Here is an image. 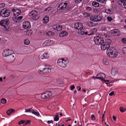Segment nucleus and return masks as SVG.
<instances>
[{
	"mask_svg": "<svg viewBox=\"0 0 126 126\" xmlns=\"http://www.w3.org/2000/svg\"><path fill=\"white\" fill-rule=\"evenodd\" d=\"M49 18L48 16H45L43 19V22L44 23H46L48 22Z\"/></svg>",
	"mask_w": 126,
	"mask_h": 126,
	"instance_id": "22",
	"label": "nucleus"
},
{
	"mask_svg": "<svg viewBox=\"0 0 126 126\" xmlns=\"http://www.w3.org/2000/svg\"><path fill=\"white\" fill-rule=\"evenodd\" d=\"M47 35H48L49 36L54 35L55 34L53 32L50 31L47 32Z\"/></svg>",
	"mask_w": 126,
	"mask_h": 126,
	"instance_id": "29",
	"label": "nucleus"
},
{
	"mask_svg": "<svg viewBox=\"0 0 126 126\" xmlns=\"http://www.w3.org/2000/svg\"><path fill=\"white\" fill-rule=\"evenodd\" d=\"M2 77L0 78V81H1L3 80Z\"/></svg>",
	"mask_w": 126,
	"mask_h": 126,
	"instance_id": "62",
	"label": "nucleus"
},
{
	"mask_svg": "<svg viewBox=\"0 0 126 126\" xmlns=\"http://www.w3.org/2000/svg\"><path fill=\"white\" fill-rule=\"evenodd\" d=\"M31 16V18L34 20H37L38 17V13L35 11H32L30 13Z\"/></svg>",
	"mask_w": 126,
	"mask_h": 126,
	"instance_id": "7",
	"label": "nucleus"
},
{
	"mask_svg": "<svg viewBox=\"0 0 126 126\" xmlns=\"http://www.w3.org/2000/svg\"><path fill=\"white\" fill-rule=\"evenodd\" d=\"M52 42H53V41H51V40H50V41H49L48 42V44H50V43H52Z\"/></svg>",
	"mask_w": 126,
	"mask_h": 126,
	"instance_id": "60",
	"label": "nucleus"
},
{
	"mask_svg": "<svg viewBox=\"0 0 126 126\" xmlns=\"http://www.w3.org/2000/svg\"><path fill=\"white\" fill-rule=\"evenodd\" d=\"M96 22L100 21L102 19V17L100 16H96Z\"/></svg>",
	"mask_w": 126,
	"mask_h": 126,
	"instance_id": "30",
	"label": "nucleus"
},
{
	"mask_svg": "<svg viewBox=\"0 0 126 126\" xmlns=\"http://www.w3.org/2000/svg\"><path fill=\"white\" fill-rule=\"evenodd\" d=\"M5 6V4L4 3H2L0 4V8H2Z\"/></svg>",
	"mask_w": 126,
	"mask_h": 126,
	"instance_id": "42",
	"label": "nucleus"
},
{
	"mask_svg": "<svg viewBox=\"0 0 126 126\" xmlns=\"http://www.w3.org/2000/svg\"><path fill=\"white\" fill-rule=\"evenodd\" d=\"M94 40L95 44L97 45H100L101 44L100 42L102 41L103 40H101V39L98 37H95L94 38Z\"/></svg>",
	"mask_w": 126,
	"mask_h": 126,
	"instance_id": "14",
	"label": "nucleus"
},
{
	"mask_svg": "<svg viewBox=\"0 0 126 126\" xmlns=\"http://www.w3.org/2000/svg\"><path fill=\"white\" fill-rule=\"evenodd\" d=\"M103 63L104 64L107 65H108L109 64L108 61V60L104 58L103 60Z\"/></svg>",
	"mask_w": 126,
	"mask_h": 126,
	"instance_id": "31",
	"label": "nucleus"
},
{
	"mask_svg": "<svg viewBox=\"0 0 126 126\" xmlns=\"http://www.w3.org/2000/svg\"><path fill=\"white\" fill-rule=\"evenodd\" d=\"M105 12L107 14H110L111 13V10L109 9H106Z\"/></svg>",
	"mask_w": 126,
	"mask_h": 126,
	"instance_id": "38",
	"label": "nucleus"
},
{
	"mask_svg": "<svg viewBox=\"0 0 126 126\" xmlns=\"http://www.w3.org/2000/svg\"><path fill=\"white\" fill-rule=\"evenodd\" d=\"M84 14V15H86L87 16H91V14H89L88 13H85Z\"/></svg>",
	"mask_w": 126,
	"mask_h": 126,
	"instance_id": "47",
	"label": "nucleus"
},
{
	"mask_svg": "<svg viewBox=\"0 0 126 126\" xmlns=\"http://www.w3.org/2000/svg\"><path fill=\"white\" fill-rule=\"evenodd\" d=\"M23 17V16H18L17 18V19L18 20H21Z\"/></svg>",
	"mask_w": 126,
	"mask_h": 126,
	"instance_id": "46",
	"label": "nucleus"
},
{
	"mask_svg": "<svg viewBox=\"0 0 126 126\" xmlns=\"http://www.w3.org/2000/svg\"><path fill=\"white\" fill-rule=\"evenodd\" d=\"M75 2L76 3H79L82 0H75Z\"/></svg>",
	"mask_w": 126,
	"mask_h": 126,
	"instance_id": "51",
	"label": "nucleus"
},
{
	"mask_svg": "<svg viewBox=\"0 0 126 126\" xmlns=\"http://www.w3.org/2000/svg\"><path fill=\"white\" fill-rule=\"evenodd\" d=\"M74 28L78 30V31L82 29L83 26L81 23H76L74 24Z\"/></svg>",
	"mask_w": 126,
	"mask_h": 126,
	"instance_id": "9",
	"label": "nucleus"
},
{
	"mask_svg": "<svg viewBox=\"0 0 126 126\" xmlns=\"http://www.w3.org/2000/svg\"><path fill=\"white\" fill-rule=\"evenodd\" d=\"M15 110L14 109H10L7 111L6 113L8 115H10L11 113L15 112Z\"/></svg>",
	"mask_w": 126,
	"mask_h": 126,
	"instance_id": "21",
	"label": "nucleus"
},
{
	"mask_svg": "<svg viewBox=\"0 0 126 126\" xmlns=\"http://www.w3.org/2000/svg\"><path fill=\"white\" fill-rule=\"evenodd\" d=\"M67 3L66 2H62L61 3L59 6L60 7L59 10L61 11H62L65 10L67 6Z\"/></svg>",
	"mask_w": 126,
	"mask_h": 126,
	"instance_id": "10",
	"label": "nucleus"
},
{
	"mask_svg": "<svg viewBox=\"0 0 126 126\" xmlns=\"http://www.w3.org/2000/svg\"><path fill=\"white\" fill-rule=\"evenodd\" d=\"M15 54L13 53L12 54L8 56L7 57V60L10 63H12L14 61L15 58L14 57Z\"/></svg>",
	"mask_w": 126,
	"mask_h": 126,
	"instance_id": "11",
	"label": "nucleus"
},
{
	"mask_svg": "<svg viewBox=\"0 0 126 126\" xmlns=\"http://www.w3.org/2000/svg\"><path fill=\"white\" fill-rule=\"evenodd\" d=\"M23 27L25 29H30L31 27L30 22L29 21L24 22L23 24Z\"/></svg>",
	"mask_w": 126,
	"mask_h": 126,
	"instance_id": "13",
	"label": "nucleus"
},
{
	"mask_svg": "<svg viewBox=\"0 0 126 126\" xmlns=\"http://www.w3.org/2000/svg\"><path fill=\"white\" fill-rule=\"evenodd\" d=\"M97 1L101 3H103L106 0H96Z\"/></svg>",
	"mask_w": 126,
	"mask_h": 126,
	"instance_id": "44",
	"label": "nucleus"
},
{
	"mask_svg": "<svg viewBox=\"0 0 126 126\" xmlns=\"http://www.w3.org/2000/svg\"><path fill=\"white\" fill-rule=\"evenodd\" d=\"M25 122V121L24 120H21V121H20V122H19L18 123V124L19 125L21 124H23V123H24Z\"/></svg>",
	"mask_w": 126,
	"mask_h": 126,
	"instance_id": "49",
	"label": "nucleus"
},
{
	"mask_svg": "<svg viewBox=\"0 0 126 126\" xmlns=\"http://www.w3.org/2000/svg\"><path fill=\"white\" fill-rule=\"evenodd\" d=\"M70 120H71L70 119H68V120H66V121L67 122V121H70Z\"/></svg>",
	"mask_w": 126,
	"mask_h": 126,
	"instance_id": "63",
	"label": "nucleus"
},
{
	"mask_svg": "<svg viewBox=\"0 0 126 126\" xmlns=\"http://www.w3.org/2000/svg\"><path fill=\"white\" fill-rule=\"evenodd\" d=\"M48 57V54L47 53H44L43 55L40 56V58L42 59L47 58Z\"/></svg>",
	"mask_w": 126,
	"mask_h": 126,
	"instance_id": "23",
	"label": "nucleus"
},
{
	"mask_svg": "<svg viewBox=\"0 0 126 126\" xmlns=\"http://www.w3.org/2000/svg\"><path fill=\"white\" fill-rule=\"evenodd\" d=\"M107 53L111 57H113L116 56L118 55V53L114 47H110L109 49H108L107 51Z\"/></svg>",
	"mask_w": 126,
	"mask_h": 126,
	"instance_id": "2",
	"label": "nucleus"
},
{
	"mask_svg": "<svg viewBox=\"0 0 126 126\" xmlns=\"http://www.w3.org/2000/svg\"><path fill=\"white\" fill-rule=\"evenodd\" d=\"M122 42L124 44L126 43V39L124 38L122 39L121 40Z\"/></svg>",
	"mask_w": 126,
	"mask_h": 126,
	"instance_id": "41",
	"label": "nucleus"
},
{
	"mask_svg": "<svg viewBox=\"0 0 126 126\" xmlns=\"http://www.w3.org/2000/svg\"><path fill=\"white\" fill-rule=\"evenodd\" d=\"M122 52L125 54H126V47H124L122 49Z\"/></svg>",
	"mask_w": 126,
	"mask_h": 126,
	"instance_id": "40",
	"label": "nucleus"
},
{
	"mask_svg": "<svg viewBox=\"0 0 126 126\" xmlns=\"http://www.w3.org/2000/svg\"><path fill=\"white\" fill-rule=\"evenodd\" d=\"M68 63V61L65 60L64 58H59L57 62V64L62 67H65Z\"/></svg>",
	"mask_w": 126,
	"mask_h": 126,
	"instance_id": "3",
	"label": "nucleus"
},
{
	"mask_svg": "<svg viewBox=\"0 0 126 126\" xmlns=\"http://www.w3.org/2000/svg\"><path fill=\"white\" fill-rule=\"evenodd\" d=\"M96 16L94 15H92L90 17V19L91 21L94 22H96Z\"/></svg>",
	"mask_w": 126,
	"mask_h": 126,
	"instance_id": "26",
	"label": "nucleus"
},
{
	"mask_svg": "<svg viewBox=\"0 0 126 126\" xmlns=\"http://www.w3.org/2000/svg\"><path fill=\"white\" fill-rule=\"evenodd\" d=\"M53 28L58 31H60L62 29V26L60 25H54L53 26Z\"/></svg>",
	"mask_w": 126,
	"mask_h": 126,
	"instance_id": "18",
	"label": "nucleus"
},
{
	"mask_svg": "<svg viewBox=\"0 0 126 126\" xmlns=\"http://www.w3.org/2000/svg\"><path fill=\"white\" fill-rule=\"evenodd\" d=\"M12 11H14V15L15 16H18L21 13V10L18 9H13Z\"/></svg>",
	"mask_w": 126,
	"mask_h": 126,
	"instance_id": "15",
	"label": "nucleus"
},
{
	"mask_svg": "<svg viewBox=\"0 0 126 126\" xmlns=\"http://www.w3.org/2000/svg\"><path fill=\"white\" fill-rule=\"evenodd\" d=\"M32 108L28 109H25V112H32Z\"/></svg>",
	"mask_w": 126,
	"mask_h": 126,
	"instance_id": "32",
	"label": "nucleus"
},
{
	"mask_svg": "<svg viewBox=\"0 0 126 126\" xmlns=\"http://www.w3.org/2000/svg\"><path fill=\"white\" fill-rule=\"evenodd\" d=\"M13 20L15 22H17V21L18 20L17 19V18H15L13 19Z\"/></svg>",
	"mask_w": 126,
	"mask_h": 126,
	"instance_id": "52",
	"label": "nucleus"
},
{
	"mask_svg": "<svg viewBox=\"0 0 126 126\" xmlns=\"http://www.w3.org/2000/svg\"><path fill=\"white\" fill-rule=\"evenodd\" d=\"M78 32L79 34H81L82 35H84L85 34L86 35L87 34L88 32L86 29H82Z\"/></svg>",
	"mask_w": 126,
	"mask_h": 126,
	"instance_id": "19",
	"label": "nucleus"
},
{
	"mask_svg": "<svg viewBox=\"0 0 126 126\" xmlns=\"http://www.w3.org/2000/svg\"><path fill=\"white\" fill-rule=\"evenodd\" d=\"M120 111L121 112H124L126 110V109L125 108H123L122 107H120Z\"/></svg>",
	"mask_w": 126,
	"mask_h": 126,
	"instance_id": "35",
	"label": "nucleus"
},
{
	"mask_svg": "<svg viewBox=\"0 0 126 126\" xmlns=\"http://www.w3.org/2000/svg\"><path fill=\"white\" fill-rule=\"evenodd\" d=\"M92 32L93 33H96L97 32V30L96 29H93L92 30Z\"/></svg>",
	"mask_w": 126,
	"mask_h": 126,
	"instance_id": "50",
	"label": "nucleus"
},
{
	"mask_svg": "<svg viewBox=\"0 0 126 126\" xmlns=\"http://www.w3.org/2000/svg\"><path fill=\"white\" fill-rule=\"evenodd\" d=\"M93 23L91 22H88L87 25L89 26L92 27L93 26Z\"/></svg>",
	"mask_w": 126,
	"mask_h": 126,
	"instance_id": "37",
	"label": "nucleus"
},
{
	"mask_svg": "<svg viewBox=\"0 0 126 126\" xmlns=\"http://www.w3.org/2000/svg\"><path fill=\"white\" fill-rule=\"evenodd\" d=\"M78 88H79V89H78V90L79 91H80L81 90V87H80L79 86L78 87Z\"/></svg>",
	"mask_w": 126,
	"mask_h": 126,
	"instance_id": "61",
	"label": "nucleus"
},
{
	"mask_svg": "<svg viewBox=\"0 0 126 126\" xmlns=\"http://www.w3.org/2000/svg\"><path fill=\"white\" fill-rule=\"evenodd\" d=\"M92 5L94 7H98L99 6V4L96 2L94 1L92 2Z\"/></svg>",
	"mask_w": 126,
	"mask_h": 126,
	"instance_id": "27",
	"label": "nucleus"
},
{
	"mask_svg": "<svg viewBox=\"0 0 126 126\" xmlns=\"http://www.w3.org/2000/svg\"><path fill=\"white\" fill-rule=\"evenodd\" d=\"M97 76H98V79H101L102 80L105 78L106 76L105 74L103 73H100L98 74L97 75Z\"/></svg>",
	"mask_w": 126,
	"mask_h": 126,
	"instance_id": "16",
	"label": "nucleus"
},
{
	"mask_svg": "<svg viewBox=\"0 0 126 126\" xmlns=\"http://www.w3.org/2000/svg\"><path fill=\"white\" fill-rule=\"evenodd\" d=\"M70 90H73V89L75 88V86L74 85L72 86H70Z\"/></svg>",
	"mask_w": 126,
	"mask_h": 126,
	"instance_id": "53",
	"label": "nucleus"
},
{
	"mask_svg": "<svg viewBox=\"0 0 126 126\" xmlns=\"http://www.w3.org/2000/svg\"><path fill=\"white\" fill-rule=\"evenodd\" d=\"M52 95V93L51 91H47L45 92L43 94H41V97L42 99H46L51 96Z\"/></svg>",
	"mask_w": 126,
	"mask_h": 126,
	"instance_id": "6",
	"label": "nucleus"
},
{
	"mask_svg": "<svg viewBox=\"0 0 126 126\" xmlns=\"http://www.w3.org/2000/svg\"><path fill=\"white\" fill-rule=\"evenodd\" d=\"M86 9L89 11H90L92 10V8L91 7H86Z\"/></svg>",
	"mask_w": 126,
	"mask_h": 126,
	"instance_id": "43",
	"label": "nucleus"
},
{
	"mask_svg": "<svg viewBox=\"0 0 126 126\" xmlns=\"http://www.w3.org/2000/svg\"><path fill=\"white\" fill-rule=\"evenodd\" d=\"M126 0H118V2L119 4L123 7V4Z\"/></svg>",
	"mask_w": 126,
	"mask_h": 126,
	"instance_id": "24",
	"label": "nucleus"
},
{
	"mask_svg": "<svg viewBox=\"0 0 126 126\" xmlns=\"http://www.w3.org/2000/svg\"><path fill=\"white\" fill-rule=\"evenodd\" d=\"M0 102L2 103L5 104L6 102V100L5 99L3 98L1 100Z\"/></svg>",
	"mask_w": 126,
	"mask_h": 126,
	"instance_id": "36",
	"label": "nucleus"
},
{
	"mask_svg": "<svg viewBox=\"0 0 126 126\" xmlns=\"http://www.w3.org/2000/svg\"><path fill=\"white\" fill-rule=\"evenodd\" d=\"M112 31L113 35L115 36H118L120 34V32L119 30L118 29H114Z\"/></svg>",
	"mask_w": 126,
	"mask_h": 126,
	"instance_id": "17",
	"label": "nucleus"
},
{
	"mask_svg": "<svg viewBox=\"0 0 126 126\" xmlns=\"http://www.w3.org/2000/svg\"><path fill=\"white\" fill-rule=\"evenodd\" d=\"M111 40L110 39H107L104 42V41H102L100 42L101 47L102 50H105L108 49L110 47V45L111 44Z\"/></svg>",
	"mask_w": 126,
	"mask_h": 126,
	"instance_id": "1",
	"label": "nucleus"
},
{
	"mask_svg": "<svg viewBox=\"0 0 126 126\" xmlns=\"http://www.w3.org/2000/svg\"><path fill=\"white\" fill-rule=\"evenodd\" d=\"M47 122L48 124L50 123H51L52 124H53V122L52 121V120H51L50 121H48Z\"/></svg>",
	"mask_w": 126,
	"mask_h": 126,
	"instance_id": "57",
	"label": "nucleus"
},
{
	"mask_svg": "<svg viewBox=\"0 0 126 126\" xmlns=\"http://www.w3.org/2000/svg\"><path fill=\"white\" fill-rule=\"evenodd\" d=\"M114 94V91L111 92L109 94V95L110 96H112V95H113Z\"/></svg>",
	"mask_w": 126,
	"mask_h": 126,
	"instance_id": "54",
	"label": "nucleus"
},
{
	"mask_svg": "<svg viewBox=\"0 0 126 126\" xmlns=\"http://www.w3.org/2000/svg\"><path fill=\"white\" fill-rule=\"evenodd\" d=\"M68 35V33L66 31H63L61 32L59 34V36L60 37H63L66 36Z\"/></svg>",
	"mask_w": 126,
	"mask_h": 126,
	"instance_id": "20",
	"label": "nucleus"
},
{
	"mask_svg": "<svg viewBox=\"0 0 126 126\" xmlns=\"http://www.w3.org/2000/svg\"><path fill=\"white\" fill-rule=\"evenodd\" d=\"M30 43L29 40L28 39H26L24 41V44L27 45L29 44Z\"/></svg>",
	"mask_w": 126,
	"mask_h": 126,
	"instance_id": "33",
	"label": "nucleus"
},
{
	"mask_svg": "<svg viewBox=\"0 0 126 126\" xmlns=\"http://www.w3.org/2000/svg\"><path fill=\"white\" fill-rule=\"evenodd\" d=\"M51 69L46 68L44 69L40 68L38 70V72L41 75H47L51 72Z\"/></svg>",
	"mask_w": 126,
	"mask_h": 126,
	"instance_id": "4",
	"label": "nucleus"
},
{
	"mask_svg": "<svg viewBox=\"0 0 126 126\" xmlns=\"http://www.w3.org/2000/svg\"><path fill=\"white\" fill-rule=\"evenodd\" d=\"M32 113L37 116H38L39 114V113L38 112H35L33 110H32Z\"/></svg>",
	"mask_w": 126,
	"mask_h": 126,
	"instance_id": "34",
	"label": "nucleus"
},
{
	"mask_svg": "<svg viewBox=\"0 0 126 126\" xmlns=\"http://www.w3.org/2000/svg\"><path fill=\"white\" fill-rule=\"evenodd\" d=\"M58 113H57L55 114V117L54 118V120L55 121H57L59 120V116Z\"/></svg>",
	"mask_w": 126,
	"mask_h": 126,
	"instance_id": "28",
	"label": "nucleus"
},
{
	"mask_svg": "<svg viewBox=\"0 0 126 126\" xmlns=\"http://www.w3.org/2000/svg\"><path fill=\"white\" fill-rule=\"evenodd\" d=\"M10 14V11L5 9H2L0 12L1 16L3 17H8L9 16Z\"/></svg>",
	"mask_w": 126,
	"mask_h": 126,
	"instance_id": "5",
	"label": "nucleus"
},
{
	"mask_svg": "<svg viewBox=\"0 0 126 126\" xmlns=\"http://www.w3.org/2000/svg\"><path fill=\"white\" fill-rule=\"evenodd\" d=\"M112 118L114 120H115L116 119V117L115 116H113L112 117Z\"/></svg>",
	"mask_w": 126,
	"mask_h": 126,
	"instance_id": "59",
	"label": "nucleus"
},
{
	"mask_svg": "<svg viewBox=\"0 0 126 126\" xmlns=\"http://www.w3.org/2000/svg\"><path fill=\"white\" fill-rule=\"evenodd\" d=\"M46 13L50 14L51 13L52 11V9L50 7H48L45 10Z\"/></svg>",
	"mask_w": 126,
	"mask_h": 126,
	"instance_id": "25",
	"label": "nucleus"
},
{
	"mask_svg": "<svg viewBox=\"0 0 126 126\" xmlns=\"http://www.w3.org/2000/svg\"><path fill=\"white\" fill-rule=\"evenodd\" d=\"M98 76L96 77H93V78L94 79H98Z\"/></svg>",
	"mask_w": 126,
	"mask_h": 126,
	"instance_id": "58",
	"label": "nucleus"
},
{
	"mask_svg": "<svg viewBox=\"0 0 126 126\" xmlns=\"http://www.w3.org/2000/svg\"><path fill=\"white\" fill-rule=\"evenodd\" d=\"M103 81H107V82H108V81H109V80H104V79Z\"/></svg>",
	"mask_w": 126,
	"mask_h": 126,
	"instance_id": "64",
	"label": "nucleus"
},
{
	"mask_svg": "<svg viewBox=\"0 0 126 126\" xmlns=\"http://www.w3.org/2000/svg\"><path fill=\"white\" fill-rule=\"evenodd\" d=\"M14 52L11 50L9 49H6L2 52V55L3 56L7 57L9 55L13 54Z\"/></svg>",
	"mask_w": 126,
	"mask_h": 126,
	"instance_id": "8",
	"label": "nucleus"
},
{
	"mask_svg": "<svg viewBox=\"0 0 126 126\" xmlns=\"http://www.w3.org/2000/svg\"><path fill=\"white\" fill-rule=\"evenodd\" d=\"M30 120L27 121L25 122L24 125H26L28 124H29L30 123Z\"/></svg>",
	"mask_w": 126,
	"mask_h": 126,
	"instance_id": "45",
	"label": "nucleus"
},
{
	"mask_svg": "<svg viewBox=\"0 0 126 126\" xmlns=\"http://www.w3.org/2000/svg\"><path fill=\"white\" fill-rule=\"evenodd\" d=\"M123 7L125 8H126V0L124 3V4H123Z\"/></svg>",
	"mask_w": 126,
	"mask_h": 126,
	"instance_id": "55",
	"label": "nucleus"
},
{
	"mask_svg": "<svg viewBox=\"0 0 126 126\" xmlns=\"http://www.w3.org/2000/svg\"><path fill=\"white\" fill-rule=\"evenodd\" d=\"M108 20L109 21H110L112 19V18L110 16H108L107 17Z\"/></svg>",
	"mask_w": 126,
	"mask_h": 126,
	"instance_id": "48",
	"label": "nucleus"
},
{
	"mask_svg": "<svg viewBox=\"0 0 126 126\" xmlns=\"http://www.w3.org/2000/svg\"><path fill=\"white\" fill-rule=\"evenodd\" d=\"M50 40H47L45 41V43L47 44L48 43V42L49 41L50 42Z\"/></svg>",
	"mask_w": 126,
	"mask_h": 126,
	"instance_id": "56",
	"label": "nucleus"
},
{
	"mask_svg": "<svg viewBox=\"0 0 126 126\" xmlns=\"http://www.w3.org/2000/svg\"><path fill=\"white\" fill-rule=\"evenodd\" d=\"M91 120L93 121H94L95 120V117L94 114H92L91 116Z\"/></svg>",
	"mask_w": 126,
	"mask_h": 126,
	"instance_id": "39",
	"label": "nucleus"
},
{
	"mask_svg": "<svg viewBox=\"0 0 126 126\" xmlns=\"http://www.w3.org/2000/svg\"><path fill=\"white\" fill-rule=\"evenodd\" d=\"M9 23V18H7L1 21L0 22V24L1 25L4 27L6 25L8 24Z\"/></svg>",
	"mask_w": 126,
	"mask_h": 126,
	"instance_id": "12",
	"label": "nucleus"
}]
</instances>
